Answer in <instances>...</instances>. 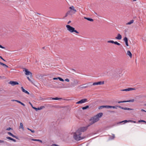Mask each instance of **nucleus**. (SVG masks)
<instances>
[{"instance_id":"obj_1","label":"nucleus","mask_w":146,"mask_h":146,"mask_svg":"<svg viewBox=\"0 0 146 146\" xmlns=\"http://www.w3.org/2000/svg\"><path fill=\"white\" fill-rule=\"evenodd\" d=\"M103 115V113H100L91 117L90 120V122L89 124V126H90L98 121L100 119L99 118H100Z\"/></svg>"},{"instance_id":"obj_2","label":"nucleus","mask_w":146,"mask_h":146,"mask_svg":"<svg viewBox=\"0 0 146 146\" xmlns=\"http://www.w3.org/2000/svg\"><path fill=\"white\" fill-rule=\"evenodd\" d=\"M82 133L79 132V130H77L74 133V138L76 140L78 141L83 139L84 137H81L80 136Z\"/></svg>"},{"instance_id":"obj_3","label":"nucleus","mask_w":146,"mask_h":146,"mask_svg":"<svg viewBox=\"0 0 146 146\" xmlns=\"http://www.w3.org/2000/svg\"><path fill=\"white\" fill-rule=\"evenodd\" d=\"M66 27L67 28V30L70 33H73L74 32L77 34H78L79 33L78 32L75 30L74 28L71 26L70 25H67Z\"/></svg>"},{"instance_id":"obj_4","label":"nucleus","mask_w":146,"mask_h":146,"mask_svg":"<svg viewBox=\"0 0 146 146\" xmlns=\"http://www.w3.org/2000/svg\"><path fill=\"white\" fill-rule=\"evenodd\" d=\"M120 108L121 109L123 110H133V109L128 108H126V107H121L120 106H112V108H113V109H117V108Z\"/></svg>"},{"instance_id":"obj_5","label":"nucleus","mask_w":146,"mask_h":146,"mask_svg":"<svg viewBox=\"0 0 146 146\" xmlns=\"http://www.w3.org/2000/svg\"><path fill=\"white\" fill-rule=\"evenodd\" d=\"M90 126L89 125L86 127H80L77 130H79V132L82 133V132H84L87 130L88 129V127Z\"/></svg>"},{"instance_id":"obj_6","label":"nucleus","mask_w":146,"mask_h":146,"mask_svg":"<svg viewBox=\"0 0 146 146\" xmlns=\"http://www.w3.org/2000/svg\"><path fill=\"white\" fill-rule=\"evenodd\" d=\"M84 86L81 87V88L84 89L86 88L92 86V82H88L87 83L84 84Z\"/></svg>"},{"instance_id":"obj_7","label":"nucleus","mask_w":146,"mask_h":146,"mask_svg":"<svg viewBox=\"0 0 146 146\" xmlns=\"http://www.w3.org/2000/svg\"><path fill=\"white\" fill-rule=\"evenodd\" d=\"M23 71H25V74L26 75H30V76H32V73L31 72L28 71V70L24 68L23 70Z\"/></svg>"},{"instance_id":"obj_8","label":"nucleus","mask_w":146,"mask_h":146,"mask_svg":"<svg viewBox=\"0 0 146 146\" xmlns=\"http://www.w3.org/2000/svg\"><path fill=\"white\" fill-rule=\"evenodd\" d=\"M52 99V100H61L62 99V98H58V97H56L54 98H42L41 99V100L43 101H44L46 100H47L48 99Z\"/></svg>"},{"instance_id":"obj_9","label":"nucleus","mask_w":146,"mask_h":146,"mask_svg":"<svg viewBox=\"0 0 146 146\" xmlns=\"http://www.w3.org/2000/svg\"><path fill=\"white\" fill-rule=\"evenodd\" d=\"M87 101V99L85 98V99H82L81 100H80V101L77 102H76V104H82L83 103H84L86 102Z\"/></svg>"},{"instance_id":"obj_10","label":"nucleus","mask_w":146,"mask_h":146,"mask_svg":"<svg viewBox=\"0 0 146 146\" xmlns=\"http://www.w3.org/2000/svg\"><path fill=\"white\" fill-rule=\"evenodd\" d=\"M104 81H100L96 82L94 83L93 84L92 83V85H100L104 84Z\"/></svg>"},{"instance_id":"obj_11","label":"nucleus","mask_w":146,"mask_h":146,"mask_svg":"<svg viewBox=\"0 0 146 146\" xmlns=\"http://www.w3.org/2000/svg\"><path fill=\"white\" fill-rule=\"evenodd\" d=\"M9 84H11L12 86H14L16 85H18V82L15 81H11L9 82Z\"/></svg>"},{"instance_id":"obj_12","label":"nucleus","mask_w":146,"mask_h":146,"mask_svg":"<svg viewBox=\"0 0 146 146\" xmlns=\"http://www.w3.org/2000/svg\"><path fill=\"white\" fill-rule=\"evenodd\" d=\"M135 89L134 88H129L127 89H125L123 90H121V91H130L131 90H135Z\"/></svg>"},{"instance_id":"obj_13","label":"nucleus","mask_w":146,"mask_h":146,"mask_svg":"<svg viewBox=\"0 0 146 146\" xmlns=\"http://www.w3.org/2000/svg\"><path fill=\"white\" fill-rule=\"evenodd\" d=\"M45 108L44 106H41L40 107L38 108H36L33 106H32V108L35 110L36 111H37L38 110H39Z\"/></svg>"},{"instance_id":"obj_14","label":"nucleus","mask_w":146,"mask_h":146,"mask_svg":"<svg viewBox=\"0 0 146 146\" xmlns=\"http://www.w3.org/2000/svg\"><path fill=\"white\" fill-rule=\"evenodd\" d=\"M123 40L125 42V43L126 44V45L127 46H129L128 44V38L126 37H125L123 39Z\"/></svg>"},{"instance_id":"obj_15","label":"nucleus","mask_w":146,"mask_h":146,"mask_svg":"<svg viewBox=\"0 0 146 146\" xmlns=\"http://www.w3.org/2000/svg\"><path fill=\"white\" fill-rule=\"evenodd\" d=\"M53 79L54 80L58 79L60 81H61L63 82L64 81V80L62 78L60 77H58L57 78H53Z\"/></svg>"},{"instance_id":"obj_16","label":"nucleus","mask_w":146,"mask_h":146,"mask_svg":"<svg viewBox=\"0 0 146 146\" xmlns=\"http://www.w3.org/2000/svg\"><path fill=\"white\" fill-rule=\"evenodd\" d=\"M8 134L12 136V137L17 139H18V137H17L16 136H15L14 135H13V134H12L11 132H8Z\"/></svg>"},{"instance_id":"obj_17","label":"nucleus","mask_w":146,"mask_h":146,"mask_svg":"<svg viewBox=\"0 0 146 146\" xmlns=\"http://www.w3.org/2000/svg\"><path fill=\"white\" fill-rule=\"evenodd\" d=\"M122 38L121 35L120 34H118L117 36L115 37L116 39L118 40H121Z\"/></svg>"},{"instance_id":"obj_18","label":"nucleus","mask_w":146,"mask_h":146,"mask_svg":"<svg viewBox=\"0 0 146 146\" xmlns=\"http://www.w3.org/2000/svg\"><path fill=\"white\" fill-rule=\"evenodd\" d=\"M21 88L23 92L27 94H29V92L28 91L26 90L25 89H24L23 87H21Z\"/></svg>"},{"instance_id":"obj_19","label":"nucleus","mask_w":146,"mask_h":146,"mask_svg":"<svg viewBox=\"0 0 146 146\" xmlns=\"http://www.w3.org/2000/svg\"><path fill=\"white\" fill-rule=\"evenodd\" d=\"M127 54L130 57V58H131L132 57V54L130 51L128 50L127 51Z\"/></svg>"},{"instance_id":"obj_20","label":"nucleus","mask_w":146,"mask_h":146,"mask_svg":"<svg viewBox=\"0 0 146 146\" xmlns=\"http://www.w3.org/2000/svg\"><path fill=\"white\" fill-rule=\"evenodd\" d=\"M30 140H31V141H39V142H40L41 143H42V140H39V139H31Z\"/></svg>"},{"instance_id":"obj_21","label":"nucleus","mask_w":146,"mask_h":146,"mask_svg":"<svg viewBox=\"0 0 146 146\" xmlns=\"http://www.w3.org/2000/svg\"><path fill=\"white\" fill-rule=\"evenodd\" d=\"M7 139H9L15 142L16 141V140L15 139H14L10 137H6Z\"/></svg>"},{"instance_id":"obj_22","label":"nucleus","mask_w":146,"mask_h":146,"mask_svg":"<svg viewBox=\"0 0 146 146\" xmlns=\"http://www.w3.org/2000/svg\"><path fill=\"white\" fill-rule=\"evenodd\" d=\"M84 19L90 21H94L93 19L91 18H87L86 17H84Z\"/></svg>"},{"instance_id":"obj_23","label":"nucleus","mask_w":146,"mask_h":146,"mask_svg":"<svg viewBox=\"0 0 146 146\" xmlns=\"http://www.w3.org/2000/svg\"><path fill=\"white\" fill-rule=\"evenodd\" d=\"M134 22V21L133 20H131L129 22L126 24V25H130L133 23Z\"/></svg>"},{"instance_id":"obj_24","label":"nucleus","mask_w":146,"mask_h":146,"mask_svg":"<svg viewBox=\"0 0 146 146\" xmlns=\"http://www.w3.org/2000/svg\"><path fill=\"white\" fill-rule=\"evenodd\" d=\"M127 122H129V120L128 121L127 120H124V121H121L117 123V124H120V123H122L123 122H124V123H126Z\"/></svg>"},{"instance_id":"obj_25","label":"nucleus","mask_w":146,"mask_h":146,"mask_svg":"<svg viewBox=\"0 0 146 146\" xmlns=\"http://www.w3.org/2000/svg\"><path fill=\"white\" fill-rule=\"evenodd\" d=\"M134 99H132V100H129L125 101V102H134Z\"/></svg>"},{"instance_id":"obj_26","label":"nucleus","mask_w":146,"mask_h":146,"mask_svg":"<svg viewBox=\"0 0 146 146\" xmlns=\"http://www.w3.org/2000/svg\"><path fill=\"white\" fill-rule=\"evenodd\" d=\"M21 128L22 129H24V127L23 124L22 123H20V128Z\"/></svg>"},{"instance_id":"obj_27","label":"nucleus","mask_w":146,"mask_h":146,"mask_svg":"<svg viewBox=\"0 0 146 146\" xmlns=\"http://www.w3.org/2000/svg\"><path fill=\"white\" fill-rule=\"evenodd\" d=\"M105 108V106H100L98 107V109H101L103 108Z\"/></svg>"},{"instance_id":"obj_28","label":"nucleus","mask_w":146,"mask_h":146,"mask_svg":"<svg viewBox=\"0 0 146 146\" xmlns=\"http://www.w3.org/2000/svg\"><path fill=\"white\" fill-rule=\"evenodd\" d=\"M141 122H144L146 124V121H145L144 120H139L138 121V123H140Z\"/></svg>"},{"instance_id":"obj_29","label":"nucleus","mask_w":146,"mask_h":146,"mask_svg":"<svg viewBox=\"0 0 146 146\" xmlns=\"http://www.w3.org/2000/svg\"><path fill=\"white\" fill-rule=\"evenodd\" d=\"M88 108H89L88 106H86L85 107H83L82 108V109L83 110H84L86 109H87Z\"/></svg>"},{"instance_id":"obj_30","label":"nucleus","mask_w":146,"mask_h":146,"mask_svg":"<svg viewBox=\"0 0 146 146\" xmlns=\"http://www.w3.org/2000/svg\"><path fill=\"white\" fill-rule=\"evenodd\" d=\"M113 44H116V45H118L119 46L121 45V44L120 43H119L118 42H117L116 41H115V42L114 41V42H113Z\"/></svg>"},{"instance_id":"obj_31","label":"nucleus","mask_w":146,"mask_h":146,"mask_svg":"<svg viewBox=\"0 0 146 146\" xmlns=\"http://www.w3.org/2000/svg\"><path fill=\"white\" fill-rule=\"evenodd\" d=\"M115 138V135L114 134H112V136L111 137H110V138L111 139H113Z\"/></svg>"},{"instance_id":"obj_32","label":"nucleus","mask_w":146,"mask_h":146,"mask_svg":"<svg viewBox=\"0 0 146 146\" xmlns=\"http://www.w3.org/2000/svg\"><path fill=\"white\" fill-rule=\"evenodd\" d=\"M107 42L108 43H111L113 44V42H114V41L113 40H110L108 41Z\"/></svg>"},{"instance_id":"obj_33","label":"nucleus","mask_w":146,"mask_h":146,"mask_svg":"<svg viewBox=\"0 0 146 146\" xmlns=\"http://www.w3.org/2000/svg\"><path fill=\"white\" fill-rule=\"evenodd\" d=\"M79 81L77 80H76L74 81V82L76 84H78Z\"/></svg>"},{"instance_id":"obj_34","label":"nucleus","mask_w":146,"mask_h":146,"mask_svg":"<svg viewBox=\"0 0 146 146\" xmlns=\"http://www.w3.org/2000/svg\"><path fill=\"white\" fill-rule=\"evenodd\" d=\"M27 129L29 130L32 133H34L35 132V131L34 130H32L30 129L29 128H28Z\"/></svg>"},{"instance_id":"obj_35","label":"nucleus","mask_w":146,"mask_h":146,"mask_svg":"<svg viewBox=\"0 0 146 146\" xmlns=\"http://www.w3.org/2000/svg\"><path fill=\"white\" fill-rule=\"evenodd\" d=\"M129 122H131V123H136V121L133 120H129Z\"/></svg>"},{"instance_id":"obj_36","label":"nucleus","mask_w":146,"mask_h":146,"mask_svg":"<svg viewBox=\"0 0 146 146\" xmlns=\"http://www.w3.org/2000/svg\"><path fill=\"white\" fill-rule=\"evenodd\" d=\"M71 11L70 10V11H68L66 13L68 15H70V12Z\"/></svg>"},{"instance_id":"obj_37","label":"nucleus","mask_w":146,"mask_h":146,"mask_svg":"<svg viewBox=\"0 0 146 146\" xmlns=\"http://www.w3.org/2000/svg\"><path fill=\"white\" fill-rule=\"evenodd\" d=\"M11 129H12L10 127H8L6 129V130H9Z\"/></svg>"},{"instance_id":"obj_38","label":"nucleus","mask_w":146,"mask_h":146,"mask_svg":"<svg viewBox=\"0 0 146 146\" xmlns=\"http://www.w3.org/2000/svg\"><path fill=\"white\" fill-rule=\"evenodd\" d=\"M109 106H105V107L107 108H109Z\"/></svg>"},{"instance_id":"obj_39","label":"nucleus","mask_w":146,"mask_h":146,"mask_svg":"<svg viewBox=\"0 0 146 146\" xmlns=\"http://www.w3.org/2000/svg\"><path fill=\"white\" fill-rule=\"evenodd\" d=\"M20 104H21V105L23 106H25V104L24 103H23L21 102H20Z\"/></svg>"},{"instance_id":"obj_40","label":"nucleus","mask_w":146,"mask_h":146,"mask_svg":"<svg viewBox=\"0 0 146 146\" xmlns=\"http://www.w3.org/2000/svg\"><path fill=\"white\" fill-rule=\"evenodd\" d=\"M0 48L3 49H5V47L1 45H0Z\"/></svg>"},{"instance_id":"obj_41","label":"nucleus","mask_w":146,"mask_h":146,"mask_svg":"<svg viewBox=\"0 0 146 146\" xmlns=\"http://www.w3.org/2000/svg\"><path fill=\"white\" fill-rule=\"evenodd\" d=\"M65 80L66 81H67V82H68L69 81V80L68 78H66Z\"/></svg>"},{"instance_id":"obj_42","label":"nucleus","mask_w":146,"mask_h":146,"mask_svg":"<svg viewBox=\"0 0 146 146\" xmlns=\"http://www.w3.org/2000/svg\"><path fill=\"white\" fill-rule=\"evenodd\" d=\"M72 10L74 11V13L75 12H76V10L75 9H74V8H73L72 9Z\"/></svg>"},{"instance_id":"obj_43","label":"nucleus","mask_w":146,"mask_h":146,"mask_svg":"<svg viewBox=\"0 0 146 146\" xmlns=\"http://www.w3.org/2000/svg\"><path fill=\"white\" fill-rule=\"evenodd\" d=\"M69 8L71 9H72L73 8H74V7L73 6H72L71 7H69Z\"/></svg>"},{"instance_id":"obj_44","label":"nucleus","mask_w":146,"mask_h":146,"mask_svg":"<svg viewBox=\"0 0 146 146\" xmlns=\"http://www.w3.org/2000/svg\"><path fill=\"white\" fill-rule=\"evenodd\" d=\"M125 102V101H119L118 102L119 103H124V102Z\"/></svg>"},{"instance_id":"obj_45","label":"nucleus","mask_w":146,"mask_h":146,"mask_svg":"<svg viewBox=\"0 0 146 146\" xmlns=\"http://www.w3.org/2000/svg\"><path fill=\"white\" fill-rule=\"evenodd\" d=\"M52 146H59L58 145H56L55 144H53L52 145Z\"/></svg>"},{"instance_id":"obj_46","label":"nucleus","mask_w":146,"mask_h":146,"mask_svg":"<svg viewBox=\"0 0 146 146\" xmlns=\"http://www.w3.org/2000/svg\"><path fill=\"white\" fill-rule=\"evenodd\" d=\"M27 79L30 82L31 81V80L30 79V78H29V77H27Z\"/></svg>"},{"instance_id":"obj_47","label":"nucleus","mask_w":146,"mask_h":146,"mask_svg":"<svg viewBox=\"0 0 146 146\" xmlns=\"http://www.w3.org/2000/svg\"><path fill=\"white\" fill-rule=\"evenodd\" d=\"M5 142L3 140H0V143H4Z\"/></svg>"},{"instance_id":"obj_48","label":"nucleus","mask_w":146,"mask_h":146,"mask_svg":"<svg viewBox=\"0 0 146 146\" xmlns=\"http://www.w3.org/2000/svg\"><path fill=\"white\" fill-rule=\"evenodd\" d=\"M16 102H18V103H20V102H21V101H19L17 100H16Z\"/></svg>"},{"instance_id":"obj_49","label":"nucleus","mask_w":146,"mask_h":146,"mask_svg":"<svg viewBox=\"0 0 146 146\" xmlns=\"http://www.w3.org/2000/svg\"><path fill=\"white\" fill-rule=\"evenodd\" d=\"M141 111H144L146 112V111L143 109H141Z\"/></svg>"},{"instance_id":"obj_50","label":"nucleus","mask_w":146,"mask_h":146,"mask_svg":"<svg viewBox=\"0 0 146 146\" xmlns=\"http://www.w3.org/2000/svg\"><path fill=\"white\" fill-rule=\"evenodd\" d=\"M110 112L111 113H114L115 112L113 111H110Z\"/></svg>"},{"instance_id":"obj_51","label":"nucleus","mask_w":146,"mask_h":146,"mask_svg":"<svg viewBox=\"0 0 146 146\" xmlns=\"http://www.w3.org/2000/svg\"><path fill=\"white\" fill-rule=\"evenodd\" d=\"M16 100H11V101H12V102H14V101H15L16 102Z\"/></svg>"},{"instance_id":"obj_52","label":"nucleus","mask_w":146,"mask_h":146,"mask_svg":"<svg viewBox=\"0 0 146 146\" xmlns=\"http://www.w3.org/2000/svg\"><path fill=\"white\" fill-rule=\"evenodd\" d=\"M71 21H69L68 22V24H69L70 23H71Z\"/></svg>"},{"instance_id":"obj_53","label":"nucleus","mask_w":146,"mask_h":146,"mask_svg":"<svg viewBox=\"0 0 146 146\" xmlns=\"http://www.w3.org/2000/svg\"><path fill=\"white\" fill-rule=\"evenodd\" d=\"M71 70L73 71H74V72H76V70H74V69H71Z\"/></svg>"},{"instance_id":"obj_54","label":"nucleus","mask_w":146,"mask_h":146,"mask_svg":"<svg viewBox=\"0 0 146 146\" xmlns=\"http://www.w3.org/2000/svg\"><path fill=\"white\" fill-rule=\"evenodd\" d=\"M68 15L67 14V13H66V15H65V17H66Z\"/></svg>"},{"instance_id":"obj_55","label":"nucleus","mask_w":146,"mask_h":146,"mask_svg":"<svg viewBox=\"0 0 146 146\" xmlns=\"http://www.w3.org/2000/svg\"><path fill=\"white\" fill-rule=\"evenodd\" d=\"M0 58H1L2 60L3 59V58H2V57L1 56H0Z\"/></svg>"},{"instance_id":"obj_56","label":"nucleus","mask_w":146,"mask_h":146,"mask_svg":"<svg viewBox=\"0 0 146 146\" xmlns=\"http://www.w3.org/2000/svg\"><path fill=\"white\" fill-rule=\"evenodd\" d=\"M29 103L30 104V105H31V106H32V107L33 106V105H32V104L30 102H29Z\"/></svg>"},{"instance_id":"obj_57","label":"nucleus","mask_w":146,"mask_h":146,"mask_svg":"<svg viewBox=\"0 0 146 146\" xmlns=\"http://www.w3.org/2000/svg\"><path fill=\"white\" fill-rule=\"evenodd\" d=\"M112 108V106H109V108Z\"/></svg>"},{"instance_id":"obj_58","label":"nucleus","mask_w":146,"mask_h":146,"mask_svg":"<svg viewBox=\"0 0 146 146\" xmlns=\"http://www.w3.org/2000/svg\"><path fill=\"white\" fill-rule=\"evenodd\" d=\"M3 64H4V63H1V65H2V66H3Z\"/></svg>"},{"instance_id":"obj_59","label":"nucleus","mask_w":146,"mask_h":146,"mask_svg":"<svg viewBox=\"0 0 146 146\" xmlns=\"http://www.w3.org/2000/svg\"><path fill=\"white\" fill-rule=\"evenodd\" d=\"M7 68H8V66L7 65H5V66Z\"/></svg>"},{"instance_id":"obj_60","label":"nucleus","mask_w":146,"mask_h":146,"mask_svg":"<svg viewBox=\"0 0 146 146\" xmlns=\"http://www.w3.org/2000/svg\"><path fill=\"white\" fill-rule=\"evenodd\" d=\"M2 60L4 61H6V60H4L3 58L2 59Z\"/></svg>"},{"instance_id":"obj_61","label":"nucleus","mask_w":146,"mask_h":146,"mask_svg":"<svg viewBox=\"0 0 146 146\" xmlns=\"http://www.w3.org/2000/svg\"><path fill=\"white\" fill-rule=\"evenodd\" d=\"M5 65H6V64H3V66H5Z\"/></svg>"},{"instance_id":"obj_62","label":"nucleus","mask_w":146,"mask_h":146,"mask_svg":"<svg viewBox=\"0 0 146 146\" xmlns=\"http://www.w3.org/2000/svg\"><path fill=\"white\" fill-rule=\"evenodd\" d=\"M2 63V62H0V64H1V63Z\"/></svg>"},{"instance_id":"obj_63","label":"nucleus","mask_w":146,"mask_h":146,"mask_svg":"<svg viewBox=\"0 0 146 146\" xmlns=\"http://www.w3.org/2000/svg\"><path fill=\"white\" fill-rule=\"evenodd\" d=\"M59 88H62L63 87H60Z\"/></svg>"},{"instance_id":"obj_64","label":"nucleus","mask_w":146,"mask_h":146,"mask_svg":"<svg viewBox=\"0 0 146 146\" xmlns=\"http://www.w3.org/2000/svg\"><path fill=\"white\" fill-rule=\"evenodd\" d=\"M145 106H146V104H145Z\"/></svg>"}]
</instances>
